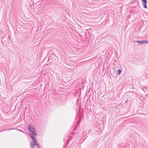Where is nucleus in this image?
Wrapping results in <instances>:
<instances>
[{
	"instance_id": "f257e3e1",
	"label": "nucleus",
	"mask_w": 148,
	"mask_h": 148,
	"mask_svg": "<svg viewBox=\"0 0 148 148\" xmlns=\"http://www.w3.org/2000/svg\"><path fill=\"white\" fill-rule=\"evenodd\" d=\"M28 130L30 134V137L32 140L30 143V148H40V146L37 143L35 138L37 134L35 127L32 125L29 124L28 126Z\"/></svg>"
},
{
	"instance_id": "f03ea898",
	"label": "nucleus",
	"mask_w": 148,
	"mask_h": 148,
	"mask_svg": "<svg viewBox=\"0 0 148 148\" xmlns=\"http://www.w3.org/2000/svg\"><path fill=\"white\" fill-rule=\"evenodd\" d=\"M134 42H136L138 44L141 45L143 44H147L148 43V40H136L134 41Z\"/></svg>"
},
{
	"instance_id": "7ed1b4c3",
	"label": "nucleus",
	"mask_w": 148,
	"mask_h": 148,
	"mask_svg": "<svg viewBox=\"0 0 148 148\" xmlns=\"http://www.w3.org/2000/svg\"><path fill=\"white\" fill-rule=\"evenodd\" d=\"M141 1L142 2V5L143 6L144 8H147V0H141Z\"/></svg>"
},
{
	"instance_id": "20e7f679",
	"label": "nucleus",
	"mask_w": 148,
	"mask_h": 148,
	"mask_svg": "<svg viewBox=\"0 0 148 148\" xmlns=\"http://www.w3.org/2000/svg\"><path fill=\"white\" fill-rule=\"evenodd\" d=\"M75 58L73 56H68V57H67V58L68 60H75Z\"/></svg>"
},
{
	"instance_id": "39448f33",
	"label": "nucleus",
	"mask_w": 148,
	"mask_h": 148,
	"mask_svg": "<svg viewBox=\"0 0 148 148\" xmlns=\"http://www.w3.org/2000/svg\"><path fill=\"white\" fill-rule=\"evenodd\" d=\"M79 115L80 119V120L79 121V122H80L82 118V116H83V114L81 112H80V111L79 112Z\"/></svg>"
},
{
	"instance_id": "423d86ee",
	"label": "nucleus",
	"mask_w": 148,
	"mask_h": 148,
	"mask_svg": "<svg viewBox=\"0 0 148 148\" xmlns=\"http://www.w3.org/2000/svg\"><path fill=\"white\" fill-rule=\"evenodd\" d=\"M134 95V92H129V93L128 95L130 96V97H133Z\"/></svg>"
},
{
	"instance_id": "0eeeda50",
	"label": "nucleus",
	"mask_w": 148,
	"mask_h": 148,
	"mask_svg": "<svg viewBox=\"0 0 148 148\" xmlns=\"http://www.w3.org/2000/svg\"><path fill=\"white\" fill-rule=\"evenodd\" d=\"M121 70L120 69H118V75H120L121 74Z\"/></svg>"
},
{
	"instance_id": "6e6552de",
	"label": "nucleus",
	"mask_w": 148,
	"mask_h": 148,
	"mask_svg": "<svg viewBox=\"0 0 148 148\" xmlns=\"http://www.w3.org/2000/svg\"><path fill=\"white\" fill-rule=\"evenodd\" d=\"M70 139H69L67 141V142H66V145L65 146V147H66V146L69 143V141L70 140Z\"/></svg>"
},
{
	"instance_id": "1a4fd4ad",
	"label": "nucleus",
	"mask_w": 148,
	"mask_h": 148,
	"mask_svg": "<svg viewBox=\"0 0 148 148\" xmlns=\"http://www.w3.org/2000/svg\"><path fill=\"white\" fill-rule=\"evenodd\" d=\"M52 56H49L48 58V61L52 58Z\"/></svg>"
},
{
	"instance_id": "9d476101",
	"label": "nucleus",
	"mask_w": 148,
	"mask_h": 148,
	"mask_svg": "<svg viewBox=\"0 0 148 148\" xmlns=\"http://www.w3.org/2000/svg\"><path fill=\"white\" fill-rule=\"evenodd\" d=\"M12 129H12V128L8 129H6V130L7 131H9L10 130H12Z\"/></svg>"
},
{
	"instance_id": "9b49d317",
	"label": "nucleus",
	"mask_w": 148,
	"mask_h": 148,
	"mask_svg": "<svg viewBox=\"0 0 148 148\" xmlns=\"http://www.w3.org/2000/svg\"><path fill=\"white\" fill-rule=\"evenodd\" d=\"M77 126H76L74 128V130H75L77 129Z\"/></svg>"
},
{
	"instance_id": "f8f14e48",
	"label": "nucleus",
	"mask_w": 148,
	"mask_h": 148,
	"mask_svg": "<svg viewBox=\"0 0 148 148\" xmlns=\"http://www.w3.org/2000/svg\"><path fill=\"white\" fill-rule=\"evenodd\" d=\"M110 53H111V54H109V56H110V55H111V56H112V52L111 51L110 52Z\"/></svg>"
},
{
	"instance_id": "ddd939ff",
	"label": "nucleus",
	"mask_w": 148,
	"mask_h": 148,
	"mask_svg": "<svg viewBox=\"0 0 148 148\" xmlns=\"http://www.w3.org/2000/svg\"><path fill=\"white\" fill-rule=\"evenodd\" d=\"M127 100L126 101H125V103H127Z\"/></svg>"
},
{
	"instance_id": "4468645a",
	"label": "nucleus",
	"mask_w": 148,
	"mask_h": 148,
	"mask_svg": "<svg viewBox=\"0 0 148 148\" xmlns=\"http://www.w3.org/2000/svg\"><path fill=\"white\" fill-rule=\"evenodd\" d=\"M107 52H106V54H107Z\"/></svg>"
}]
</instances>
